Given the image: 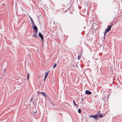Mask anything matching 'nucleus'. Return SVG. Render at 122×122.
Segmentation results:
<instances>
[{
  "label": "nucleus",
  "instance_id": "nucleus-11",
  "mask_svg": "<svg viewBox=\"0 0 122 122\" xmlns=\"http://www.w3.org/2000/svg\"><path fill=\"white\" fill-rule=\"evenodd\" d=\"M103 117V115L101 114H99L98 115V117L99 118H101Z\"/></svg>",
  "mask_w": 122,
  "mask_h": 122
},
{
  "label": "nucleus",
  "instance_id": "nucleus-12",
  "mask_svg": "<svg viewBox=\"0 0 122 122\" xmlns=\"http://www.w3.org/2000/svg\"><path fill=\"white\" fill-rule=\"evenodd\" d=\"M78 111L79 113H80L81 112V110L80 109H78Z\"/></svg>",
  "mask_w": 122,
  "mask_h": 122
},
{
  "label": "nucleus",
  "instance_id": "nucleus-13",
  "mask_svg": "<svg viewBox=\"0 0 122 122\" xmlns=\"http://www.w3.org/2000/svg\"><path fill=\"white\" fill-rule=\"evenodd\" d=\"M57 65V64L55 63L54 65L53 66V68H55L56 66Z\"/></svg>",
  "mask_w": 122,
  "mask_h": 122
},
{
  "label": "nucleus",
  "instance_id": "nucleus-5",
  "mask_svg": "<svg viewBox=\"0 0 122 122\" xmlns=\"http://www.w3.org/2000/svg\"><path fill=\"white\" fill-rule=\"evenodd\" d=\"M39 36L41 38L42 41H43V36L41 33H39Z\"/></svg>",
  "mask_w": 122,
  "mask_h": 122
},
{
  "label": "nucleus",
  "instance_id": "nucleus-18",
  "mask_svg": "<svg viewBox=\"0 0 122 122\" xmlns=\"http://www.w3.org/2000/svg\"><path fill=\"white\" fill-rule=\"evenodd\" d=\"M51 104H52V105H53L54 106H55L54 104H53V103H51Z\"/></svg>",
  "mask_w": 122,
  "mask_h": 122
},
{
  "label": "nucleus",
  "instance_id": "nucleus-15",
  "mask_svg": "<svg viewBox=\"0 0 122 122\" xmlns=\"http://www.w3.org/2000/svg\"><path fill=\"white\" fill-rule=\"evenodd\" d=\"M81 57V55H78V60H79V59L80 57Z\"/></svg>",
  "mask_w": 122,
  "mask_h": 122
},
{
  "label": "nucleus",
  "instance_id": "nucleus-9",
  "mask_svg": "<svg viewBox=\"0 0 122 122\" xmlns=\"http://www.w3.org/2000/svg\"><path fill=\"white\" fill-rule=\"evenodd\" d=\"M37 33L35 32L33 35V36L34 37H37Z\"/></svg>",
  "mask_w": 122,
  "mask_h": 122
},
{
  "label": "nucleus",
  "instance_id": "nucleus-19",
  "mask_svg": "<svg viewBox=\"0 0 122 122\" xmlns=\"http://www.w3.org/2000/svg\"><path fill=\"white\" fill-rule=\"evenodd\" d=\"M36 112H36H34V114H35V113Z\"/></svg>",
  "mask_w": 122,
  "mask_h": 122
},
{
  "label": "nucleus",
  "instance_id": "nucleus-17",
  "mask_svg": "<svg viewBox=\"0 0 122 122\" xmlns=\"http://www.w3.org/2000/svg\"><path fill=\"white\" fill-rule=\"evenodd\" d=\"M104 33V37H105V35L106 34V33Z\"/></svg>",
  "mask_w": 122,
  "mask_h": 122
},
{
  "label": "nucleus",
  "instance_id": "nucleus-10",
  "mask_svg": "<svg viewBox=\"0 0 122 122\" xmlns=\"http://www.w3.org/2000/svg\"><path fill=\"white\" fill-rule=\"evenodd\" d=\"M39 93H41L42 94V95H43L45 97L46 96V94L44 92H40Z\"/></svg>",
  "mask_w": 122,
  "mask_h": 122
},
{
  "label": "nucleus",
  "instance_id": "nucleus-7",
  "mask_svg": "<svg viewBox=\"0 0 122 122\" xmlns=\"http://www.w3.org/2000/svg\"><path fill=\"white\" fill-rule=\"evenodd\" d=\"M85 93L86 94L90 95L92 93V92L88 90H86Z\"/></svg>",
  "mask_w": 122,
  "mask_h": 122
},
{
  "label": "nucleus",
  "instance_id": "nucleus-14",
  "mask_svg": "<svg viewBox=\"0 0 122 122\" xmlns=\"http://www.w3.org/2000/svg\"><path fill=\"white\" fill-rule=\"evenodd\" d=\"M73 102L74 103V105H75V106H76L77 104L74 101H73Z\"/></svg>",
  "mask_w": 122,
  "mask_h": 122
},
{
  "label": "nucleus",
  "instance_id": "nucleus-2",
  "mask_svg": "<svg viewBox=\"0 0 122 122\" xmlns=\"http://www.w3.org/2000/svg\"><path fill=\"white\" fill-rule=\"evenodd\" d=\"M112 25H109L108 26V28L106 29L105 30V32H109L111 29Z\"/></svg>",
  "mask_w": 122,
  "mask_h": 122
},
{
  "label": "nucleus",
  "instance_id": "nucleus-4",
  "mask_svg": "<svg viewBox=\"0 0 122 122\" xmlns=\"http://www.w3.org/2000/svg\"><path fill=\"white\" fill-rule=\"evenodd\" d=\"M89 117H92L94 118L95 120L98 119V115L97 114V115H90Z\"/></svg>",
  "mask_w": 122,
  "mask_h": 122
},
{
  "label": "nucleus",
  "instance_id": "nucleus-1",
  "mask_svg": "<svg viewBox=\"0 0 122 122\" xmlns=\"http://www.w3.org/2000/svg\"><path fill=\"white\" fill-rule=\"evenodd\" d=\"M112 25H109L108 26V28L106 29L105 30V32H109L111 29Z\"/></svg>",
  "mask_w": 122,
  "mask_h": 122
},
{
  "label": "nucleus",
  "instance_id": "nucleus-3",
  "mask_svg": "<svg viewBox=\"0 0 122 122\" xmlns=\"http://www.w3.org/2000/svg\"><path fill=\"white\" fill-rule=\"evenodd\" d=\"M34 26L32 25L33 30L35 32L38 33V29L37 26L35 25Z\"/></svg>",
  "mask_w": 122,
  "mask_h": 122
},
{
  "label": "nucleus",
  "instance_id": "nucleus-16",
  "mask_svg": "<svg viewBox=\"0 0 122 122\" xmlns=\"http://www.w3.org/2000/svg\"><path fill=\"white\" fill-rule=\"evenodd\" d=\"M29 79V74H28L27 77V79L28 80Z\"/></svg>",
  "mask_w": 122,
  "mask_h": 122
},
{
  "label": "nucleus",
  "instance_id": "nucleus-8",
  "mask_svg": "<svg viewBox=\"0 0 122 122\" xmlns=\"http://www.w3.org/2000/svg\"><path fill=\"white\" fill-rule=\"evenodd\" d=\"M30 20L31 22V24L32 25H35L34 22L33 20V19L31 17H30Z\"/></svg>",
  "mask_w": 122,
  "mask_h": 122
},
{
  "label": "nucleus",
  "instance_id": "nucleus-6",
  "mask_svg": "<svg viewBox=\"0 0 122 122\" xmlns=\"http://www.w3.org/2000/svg\"><path fill=\"white\" fill-rule=\"evenodd\" d=\"M49 71H48L46 72H45V79L44 80V81H45V80L46 79V78L47 77V76L49 74Z\"/></svg>",
  "mask_w": 122,
  "mask_h": 122
}]
</instances>
